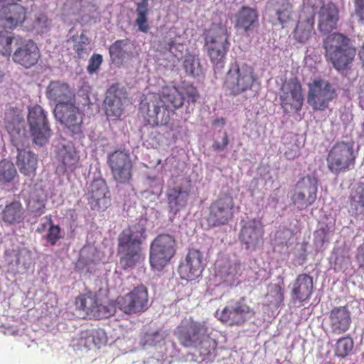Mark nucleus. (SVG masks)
<instances>
[{
    "mask_svg": "<svg viewBox=\"0 0 364 364\" xmlns=\"http://www.w3.org/2000/svg\"><path fill=\"white\" fill-rule=\"evenodd\" d=\"M185 97L176 86L163 87L160 93L147 95L140 102L139 111L145 122L152 127L168 124L171 114L181 107Z\"/></svg>",
    "mask_w": 364,
    "mask_h": 364,
    "instance_id": "1",
    "label": "nucleus"
},
{
    "mask_svg": "<svg viewBox=\"0 0 364 364\" xmlns=\"http://www.w3.org/2000/svg\"><path fill=\"white\" fill-rule=\"evenodd\" d=\"M210 334L205 322L196 321L191 318L183 321L176 331L180 344L198 349L201 355H209L217 346L215 340L211 338Z\"/></svg>",
    "mask_w": 364,
    "mask_h": 364,
    "instance_id": "2",
    "label": "nucleus"
},
{
    "mask_svg": "<svg viewBox=\"0 0 364 364\" xmlns=\"http://www.w3.org/2000/svg\"><path fill=\"white\" fill-rule=\"evenodd\" d=\"M145 232L144 225L139 222L128 226L119 235L117 250L121 255L119 264L123 269L133 268L139 262Z\"/></svg>",
    "mask_w": 364,
    "mask_h": 364,
    "instance_id": "3",
    "label": "nucleus"
},
{
    "mask_svg": "<svg viewBox=\"0 0 364 364\" xmlns=\"http://www.w3.org/2000/svg\"><path fill=\"white\" fill-rule=\"evenodd\" d=\"M325 57L338 71L347 70L352 64L356 49L350 39L341 33L329 34L323 41Z\"/></svg>",
    "mask_w": 364,
    "mask_h": 364,
    "instance_id": "4",
    "label": "nucleus"
},
{
    "mask_svg": "<svg viewBox=\"0 0 364 364\" xmlns=\"http://www.w3.org/2000/svg\"><path fill=\"white\" fill-rule=\"evenodd\" d=\"M20 122L16 125L8 123L6 129L8 131L12 144L16 147V166L21 173L27 177L34 178L36 175L38 166V156L33 152L23 149L27 138L24 129H22Z\"/></svg>",
    "mask_w": 364,
    "mask_h": 364,
    "instance_id": "5",
    "label": "nucleus"
},
{
    "mask_svg": "<svg viewBox=\"0 0 364 364\" xmlns=\"http://www.w3.org/2000/svg\"><path fill=\"white\" fill-rule=\"evenodd\" d=\"M355 159L353 142L337 141L327 154V167L332 173L338 175L353 168Z\"/></svg>",
    "mask_w": 364,
    "mask_h": 364,
    "instance_id": "6",
    "label": "nucleus"
},
{
    "mask_svg": "<svg viewBox=\"0 0 364 364\" xmlns=\"http://www.w3.org/2000/svg\"><path fill=\"white\" fill-rule=\"evenodd\" d=\"M230 45L229 34L225 27L214 26L205 36V47L211 63L216 68H223Z\"/></svg>",
    "mask_w": 364,
    "mask_h": 364,
    "instance_id": "7",
    "label": "nucleus"
},
{
    "mask_svg": "<svg viewBox=\"0 0 364 364\" xmlns=\"http://www.w3.org/2000/svg\"><path fill=\"white\" fill-rule=\"evenodd\" d=\"M176 252V241L168 234L159 235L151 243L149 262L151 266L161 271L173 257Z\"/></svg>",
    "mask_w": 364,
    "mask_h": 364,
    "instance_id": "8",
    "label": "nucleus"
},
{
    "mask_svg": "<svg viewBox=\"0 0 364 364\" xmlns=\"http://www.w3.org/2000/svg\"><path fill=\"white\" fill-rule=\"evenodd\" d=\"M307 103L314 111H323L336 97L333 85L323 79H315L308 84Z\"/></svg>",
    "mask_w": 364,
    "mask_h": 364,
    "instance_id": "9",
    "label": "nucleus"
},
{
    "mask_svg": "<svg viewBox=\"0 0 364 364\" xmlns=\"http://www.w3.org/2000/svg\"><path fill=\"white\" fill-rule=\"evenodd\" d=\"M27 119L33 144L39 146L46 145L51 136L46 112L41 106L35 105L28 109Z\"/></svg>",
    "mask_w": 364,
    "mask_h": 364,
    "instance_id": "10",
    "label": "nucleus"
},
{
    "mask_svg": "<svg viewBox=\"0 0 364 364\" xmlns=\"http://www.w3.org/2000/svg\"><path fill=\"white\" fill-rule=\"evenodd\" d=\"M250 85V68L247 65L232 64L223 83L226 95L237 96L247 90Z\"/></svg>",
    "mask_w": 364,
    "mask_h": 364,
    "instance_id": "11",
    "label": "nucleus"
},
{
    "mask_svg": "<svg viewBox=\"0 0 364 364\" xmlns=\"http://www.w3.org/2000/svg\"><path fill=\"white\" fill-rule=\"evenodd\" d=\"M318 183L315 178L306 176L295 184L291 199L300 210L311 205L317 198Z\"/></svg>",
    "mask_w": 364,
    "mask_h": 364,
    "instance_id": "12",
    "label": "nucleus"
},
{
    "mask_svg": "<svg viewBox=\"0 0 364 364\" xmlns=\"http://www.w3.org/2000/svg\"><path fill=\"white\" fill-rule=\"evenodd\" d=\"M207 222L210 227H219L228 224L233 218L235 212L232 197L228 194L220 196L210 204Z\"/></svg>",
    "mask_w": 364,
    "mask_h": 364,
    "instance_id": "13",
    "label": "nucleus"
},
{
    "mask_svg": "<svg viewBox=\"0 0 364 364\" xmlns=\"http://www.w3.org/2000/svg\"><path fill=\"white\" fill-rule=\"evenodd\" d=\"M147 289L140 285L124 296H118L116 303L118 308L127 314L144 311L148 308Z\"/></svg>",
    "mask_w": 364,
    "mask_h": 364,
    "instance_id": "14",
    "label": "nucleus"
},
{
    "mask_svg": "<svg viewBox=\"0 0 364 364\" xmlns=\"http://www.w3.org/2000/svg\"><path fill=\"white\" fill-rule=\"evenodd\" d=\"M107 164L113 179L119 183H128L132 177L133 164L128 153L117 150L108 156Z\"/></svg>",
    "mask_w": 364,
    "mask_h": 364,
    "instance_id": "15",
    "label": "nucleus"
},
{
    "mask_svg": "<svg viewBox=\"0 0 364 364\" xmlns=\"http://www.w3.org/2000/svg\"><path fill=\"white\" fill-rule=\"evenodd\" d=\"M280 101L286 113L298 112L301 109L304 104L303 89L297 78H291L282 85Z\"/></svg>",
    "mask_w": 364,
    "mask_h": 364,
    "instance_id": "16",
    "label": "nucleus"
},
{
    "mask_svg": "<svg viewBox=\"0 0 364 364\" xmlns=\"http://www.w3.org/2000/svg\"><path fill=\"white\" fill-rule=\"evenodd\" d=\"M128 102L127 92L119 83L112 84L107 90L104 100L105 112L107 117L118 119L124 111Z\"/></svg>",
    "mask_w": 364,
    "mask_h": 364,
    "instance_id": "17",
    "label": "nucleus"
},
{
    "mask_svg": "<svg viewBox=\"0 0 364 364\" xmlns=\"http://www.w3.org/2000/svg\"><path fill=\"white\" fill-rule=\"evenodd\" d=\"M54 114L56 119L64 124L73 135L82 134L84 114L80 111L74 102L56 105Z\"/></svg>",
    "mask_w": 364,
    "mask_h": 364,
    "instance_id": "18",
    "label": "nucleus"
},
{
    "mask_svg": "<svg viewBox=\"0 0 364 364\" xmlns=\"http://www.w3.org/2000/svg\"><path fill=\"white\" fill-rule=\"evenodd\" d=\"M75 304L87 316L102 319L111 316L109 308L102 304L96 292L87 291L80 294L76 297Z\"/></svg>",
    "mask_w": 364,
    "mask_h": 364,
    "instance_id": "19",
    "label": "nucleus"
},
{
    "mask_svg": "<svg viewBox=\"0 0 364 364\" xmlns=\"http://www.w3.org/2000/svg\"><path fill=\"white\" fill-rule=\"evenodd\" d=\"M14 43L17 48L13 54L12 58L16 63L26 68H30L38 63L41 53L33 41L16 38Z\"/></svg>",
    "mask_w": 364,
    "mask_h": 364,
    "instance_id": "20",
    "label": "nucleus"
},
{
    "mask_svg": "<svg viewBox=\"0 0 364 364\" xmlns=\"http://www.w3.org/2000/svg\"><path fill=\"white\" fill-rule=\"evenodd\" d=\"M88 204L92 210H105L111 205L109 188L103 179H95L90 186Z\"/></svg>",
    "mask_w": 364,
    "mask_h": 364,
    "instance_id": "21",
    "label": "nucleus"
},
{
    "mask_svg": "<svg viewBox=\"0 0 364 364\" xmlns=\"http://www.w3.org/2000/svg\"><path fill=\"white\" fill-rule=\"evenodd\" d=\"M203 259V254L200 251L196 249L189 250L178 267L181 278L187 281H193L199 277L204 269Z\"/></svg>",
    "mask_w": 364,
    "mask_h": 364,
    "instance_id": "22",
    "label": "nucleus"
},
{
    "mask_svg": "<svg viewBox=\"0 0 364 364\" xmlns=\"http://www.w3.org/2000/svg\"><path fill=\"white\" fill-rule=\"evenodd\" d=\"M27 9L19 4L4 5L0 9V28L15 29L26 19Z\"/></svg>",
    "mask_w": 364,
    "mask_h": 364,
    "instance_id": "23",
    "label": "nucleus"
},
{
    "mask_svg": "<svg viewBox=\"0 0 364 364\" xmlns=\"http://www.w3.org/2000/svg\"><path fill=\"white\" fill-rule=\"evenodd\" d=\"M26 218V209L19 200H7L0 204V221L6 225H20Z\"/></svg>",
    "mask_w": 364,
    "mask_h": 364,
    "instance_id": "24",
    "label": "nucleus"
},
{
    "mask_svg": "<svg viewBox=\"0 0 364 364\" xmlns=\"http://www.w3.org/2000/svg\"><path fill=\"white\" fill-rule=\"evenodd\" d=\"M241 299L235 306H225L221 311L217 310L215 316L223 323L228 326L240 325L245 321L249 312V306Z\"/></svg>",
    "mask_w": 364,
    "mask_h": 364,
    "instance_id": "25",
    "label": "nucleus"
},
{
    "mask_svg": "<svg viewBox=\"0 0 364 364\" xmlns=\"http://www.w3.org/2000/svg\"><path fill=\"white\" fill-rule=\"evenodd\" d=\"M339 11L336 5L328 1L323 4L318 12V28L321 33H328L336 28Z\"/></svg>",
    "mask_w": 364,
    "mask_h": 364,
    "instance_id": "26",
    "label": "nucleus"
},
{
    "mask_svg": "<svg viewBox=\"0 0 364 364\" xmlns=\"http://www.w3.org/2000/svg\"><path fill=\"white\" fill-rule=\"evenodd\" d=\"M314 289L313 278L307 274H299L291 284V296L294 302L304 301L310 299Z\"/></svg>",
    "mask_w": 364,
    "mask_h": 364,
    "instance_id": "27",
    "label": "nucleus"
},
{
    "mask_svg": "<svg viewBox=\"0 0 364 364\" xmlns=\"http://www.w3.org/2000/svg\"><path fill=\"white\" fill-rule=\"evenodd\" d=\"M329 323L331 331L340 335L346 332L351 323V316L346 306L333 308L329 314Z\"/></svg>",
    "mask_w": 364,
    "mask_h": 364,
    "instance_id": "28",
    "label": "nucleus"
},
{
    "mask_svg": "<svg viewBox=\"0 0 364 364\" xmlns=\"http://www.w3.org/2000/svg\"><path fill=\"white\" fill-rule=\"evenodd\" d=\"M46 95L49 100L57 103L56 105L71 104L75 101V95L70 86L60 81L50 82L47 87Z\"/></svg>",
    "mask_w": 364,
    "mask_h": 364,
    "instance_id": "29",
    "label": "nucleus"
},
{
    "mask_svg": "<svg viewBox=\"0 0 364 364\" xmlns=\"http://www.w3.org/2000/svg\"><path fill=\"white\" fill-rule=\"evenodd\" d=\"M190 192V186L187 187L177 186L168 188L166 192V198L169 208L175 213L178 212L186 205Z\"/></svg>",
    "mask_w": 364,
    "mask_h": 364,
    "instance_id": "30",
    "label": "nucleus"
},
{
    "mask_svg": "<svg viewBox=\"0 0 364 364\" xmlns=\"http://www.w3.org/2000/svg\"><path fill=\"white\" fill-rule=\"evenodd\" d=\"M314 33V16L312 15L300 16L293 31L294 38L299 43H305Z\"/></svg>",
    "mask_w": 364,
    "mask_h": 364,
    "instance_id": "31",
    "label": "nucleus"
},
{
    "mask_svg": "<svg viewBox=\"0 0 364 364\" xmlns=\"http://www.w3.org/2000/svg\"><path fill=\"white\" fill-rule=\"evenodd\" d=\"M348 212L359 220H364V184L358 186L349 197Z\"/></svg>",
    "mask_w": 364,
    "mask_h": 364,
    "instance_id": "32",
    "label": "nucleus"
},
{
    "mask_svg": "<svg viewBox=\"0 0 364 364\" xmlns=\"http://www.w3.org/2000/svg\"><path fill=\"white\" fill-rule=\"evenodd\" d=\"M27 207L35 216H41L45 213L46 196L41 188H32L26 200Z\"/></svg>",
    "mask_w": 364,
    "mask_h": 364,
    "instance_id": "33",
    "label": "nucleus"
},
{
    "mask_svg": "<svg viewBox=\"0 0 364 364\" xmlns=\"http://www.w3.org/2000/svg\"><path fill=\"white\" fill-rule=\"evenodd\" d=\"M149 1L141 0L136 4V17L134 21V25L137 26L140 32L146 33L150 29L149 23Z\"/></svg>",
    "mask_w": 364,
    "mask_h": 364,
    "instance_id": "34",
    "label": "nucleus"
},
{
    "mask_svg": "<svg viewBox=\"0 0 364 364\" xmlns=\"http://www.w3.org/2000/svg\"><path fill=\"white\" fill-rule=\"evenodd\" d=\"M235 27L241 34L247 33L250 28V8L242 6L234 16Z\"/></svg>",
    "mask_w": 364,
    "mask_h": 364,
    "instance_id": "35",
    "label": "nucleus"
},
{
    "mask_svg": "<svg viewBox=\"0 0 364 364\" xmlns=\"http://www.w3.org/2000/svg\"><path fill=\"white\" fill-rule=\"evenodd\" d=\"M14 164L6 159L0 161V183L8 185L17 176Z\"/></svg>",
    "mask_w": 364,
    "mask_h": 364,
    "instance_id": "36",
    "label": "nucleus"
},
{
    "mask_svg": "<svg viewBox=\"0 0 364 364\" xmlns=\"http://www.w3.org/2000/svg\"><path fill=\"white\" fill-rule=\"evenodd\" d=\"M353 346L354 343L350 337L339 338L335 345V355L341 358H346L351 353Z\"/></svg>",
    "mask_w": 364,
    "mask_h": 364,
    "instance_id": "37",
    "label": "nucleus"
},
{
    "mask_svg": "<svg viewBox=\"0 0 364 364\" xmlns=\"http://www.w3.org/2000/svg\"><path fill=\"white\" fill-rule=\"evenodd\" d=\"M183 67L186 73L190 75H198L200 72V64L198 58L193 54H187L184 57Z\"/></svg>",
    "mask_w": 364,
    "mask_h": 364,
    "instance_id": "38",
    "label": "nucleus"
},
{
    "mask_svg": "<svg viewBox=\"0 0 364 364\" xmlns=\"http://www.w3.org/2000/svg\"><path fill=\"white\" fill-rule=\"evenodd\" d=\"M70 40L73 42V50L78 58H82L86 53L87 46L90 44L89 38L82 32L79 36H73Z\"/></svg>",
    "mask_w": 364,
    "mask_h": 364,
    "instance_id": "39",
    "label": "nucleus"
},
{
    "mask_svg": "<svg viewBox=\"0 0 364 364\" xmlns=\"http://www.w3.org/2000/svg\"><path fill=\"white\" fill-rule=\"evenodd\" d=\"M276 15L279 22L284 25L290 21L292 13V5L288 0H280Z\"/></svg>",
    "mask_w": 364,
    "mask_h": 364,
    "instance_id": "40",
    "label": "nucleus"
},
{
    "mask_svg": "<svg viewBox=\"0 0 364 364\" xmlns=\"http://www.w3.org/2000/svg\"><path fill=\"white\" fill-rule=\"evenodd\" d=\"M87 343H93L97 348L105 345L107 341V337L105 331L102 328L91 330L86 336Z\"/></svg>",
    "mask_w": 364,
    "mask_h": 364,
    "instance_id": "41",
    "label": "nucleus"
},
{
    "mask_svg": "<svg viewBox=\"0 0 364 364\" xmlns=\"http://www.w3.org/2000/svg\"><path fill=\"white\" fill-rule=\"evenodd\" d=\"M129 43L128 38L117 40L113 43L109 48V53L113 60H121L124 57L125 52L124 48Z\"/></svg>",
    "mask_w": 364,
    "mask_h": 364,
    "instance_id": "42",
    "label": "nucleus"
},
{
    "mask_svg": "<svg viewBox=\"0 0 364 364\" xmlns=\"http://www.w3.org/2000/svg\"><path fill=\"white\" fill-rule=\"evenodd\" d=\"M63 171L66 173H73L79 166V156L75 153L66 152L62 159Z\"/></svg>",
    "mask_w": 364,
    "mask_h": 364,
    "instance_id": "43",
    "label": "nucleus"
},
{
    "mask_svg": "<svg viewBox=\"0 0 364 364\" xmlns=\"http://www.w3.org/2000/svg\"><path fill=\"white\" fill-rule=\"evenodd\" d=\"M16 38L9 36L6 32H0V54L9 55L11 53V44L15 43Z\"/></svg>",
    "mask_w": 364,
    "mask_h": 364,
    "instance_id": "44",
    "label": "nucleus"
},
{
    "mask_svg": "<svg viewBox=\"0 0 364 364\" xmlns=\"http://www.w3.org/2000/svg\"><path fill=\"white\" fill-rule=\"evenodd\" d=\"M50 20L45 14H39L36 16L33 22V28L38 33H43L48 30Z\"/></svg>",
    "mask_w": 364,
    "mask_h": 364,
    "instance_id": "45",
    "label": "nucleus"
},
{
    "mask_svg": "<svg viewBox=\"0 0 364 364\" xmlns=\"http://www.w3.org/2000/svg\"><path fill=\"white\" fill-rule=\"evenodd\" d=\"M46 238L51 245L56 244L58 240L61 238L60 228L58 225H54L53 222H50V228L46 234Z\"/></svg>",
    "mask_w": 364,
    "mask_h": 364,
    "instance_id": "46",
    "label": "nucleus"
},
{
    "mask_svg": "<svg viewBox=\"0 0 364 364\" xmlns=\"http://www.w3.org/2000/svg\"><path fill=\"white\" fill-rule=\"evenodd\" d=\"M102 63V56L100 54H93L89 60L87 70L90 74L96 73Z\"/></svg>",
    "mask_w": 364,
    "mask_h": 364,
    "instance_id": "47",
    "label": "nucleus"
},
{
    "mask_svg": "<svg viewBox=\"0 0 364 364\" xmlns=\"http://www.w3.org/2000/svg\"><path fill=\"white\" fill-rule=\"evenodd\" d=\"M270 295L274 298V301L277 304L282 303L284 301V289L277 284H273L269 286Z\"/></svg>",
    "mask_w": 364,
    "mask_h": 364,
    "instance_id": "48",
    "label": "nucleus"
},
{
    "mask_svg": "<svg viewBox=\"0 0 364 364\" xmlns=\"http://www.w3.org/2000/svg\"><path fill=\"white\" fill-rule=\"evenodd\" d=\"M185 95L188 103H195L199 97L197 89L192 85H187L185 87Z\"/></svg>",
    "mask_w": 364,
    "mask_h": 364,
    "instance_id": "49",
    "label": "nucleus"
},
{
    "mask_svg": "<svg viewBox=\"0 0 364 364\" xmlns=\"http://www.w3.org/2000/svg\"><path fill=\"white\" fill-rule=\"evenodd\" d=\"M240 240L246 245V248H249V244L250 240V226L244 225L242 227L239 235Z\"/></svg>",
    "mask_w": 364,
    "mask_h": 364,
    "instance_id": "50",
    "label": "nucleus"
},
{
    "mask_svg": "<svg viewBox=\"0 0 364 364\" xmlns=\"http://www.w3.org/2000/svg\"><path fill=\"white\" fill-rule=\"evenodd\" d=\"M354 13L360 21H364V0H353Z\"/></svg>",
    "mask_w": 364,
    "mask_h": 364,
    "instance_id": "51",
    "label": "nucleus"
},
{
    "mask_svg": "<svg viewBox=\"0 0 364 364\" xmlns=\"http://www.w3.org/2000/svg\"><path fill=\"white\" fill-rule=\"evenodd\" d=\"M229 144L228 136L226 132L223 133L222 141H215L213 144V149L215 151H223Z\"/></svg>",
    "mask_w": 364,
    "mask_h": 364,
    "instance_id": "52",
    "label": "nucleus"
},
{
    "mask_svg": "<svg viewBox=\"0 0 364 364\" xmlns=\"http://www.w3.org/2000/svg\"><path fill=\"white\" fill-rule=\"evenodd\" d=\"M286 158L289 160H293L299 156V149L298 145L292 144L287 150L284 151Z\"/></svg>",
    "mask_w": 364,
    "mask_h": 364,
    "instance_id": "53",
    "label": "nucleus"
},
{
    "mask_svg": "<svg viewBox=\"0 0 364 364\" xmlns=\"http://www.w3.org/2000/svg\"><path fill=\"white\" fill-rule=\"evenodd\" d=\"M355 259L359 267L364 268V242L358 247Z\"/></svg>",
    "mask_w": 364,
    "mask_h": 364,
    "instance_id": "54",
    "label": "nucleus"
},
{
    "mask_svg": "<svg viewBox=\"0 0 364 364\" xmlns=\"http://www.w3.org/2000/svg\"><path fill=\"white\" fill-rule=\"evenodd\" d=\"M175 41L173 40H171L168 43L167 46L166 47V49H167L171 53H173V48L175 47Z\"/></svg>",
    "mask_w": 364,
    "mask_h": 364,
    "instance_id": "55",
    "label": "nucleus"
},
{
    "mask_svg": "<svg viewBox=\"0 0 364 364\" xmlns=\"http://www.w3.org/2000/svg\"><path fill=\"white\" fill-rule=\"evenodd\" d=\"M225 119L223 117L217 118L213 121V124H221L225 125Z\"/></svg>",
    "mask_w": 364,
    "mask_h": 364,
    "instance_id": "56",
    "label": "nucleus"
},
{
    "mask_svg": "<svg viewBox=\"0 0 364 364\" xmlns=\"http://www.w3.org/2000/svg\"><path fill=\"white\" fill-rule=\"evenodd\" d=\"M322 364H334V363L332 362H330V361H326V362H323Z\"/></svg>",
    "mask_w": 364,
    "mask_h": 364,
    "instance_id": "57",
    "label": "nucleus"
},
{
    "mask_svg": "<svg viewBox=\"0 0 364 364\" xmlns=\"http://www.w3.org/2000/svg\"><path fill=\"white\" fill-rule=\"evenodd\" d=\"M258 232H259V235H262V230H258Z\"/></svg>",
    "mask_w": 364,
    "mask_h": 364,
    "instance_id": "58",
    "label": "nucleus"
},
{
    "mask_svg": "<svg viewBox=\"0 0 364 364\" xmlns=\"http://www.w3.org/2000/svg\"><path fill=\"white\" fill-rule=\"evenodd\" d=\"M251 12H252V16L253 15V14L255 13V11L253 9L251 10Z\"/></svg>",
    "mask_w": 364,
    "mask_h": 364,
    "instance_id": "59",
    "label": "nucleus"
}]
</instances>
